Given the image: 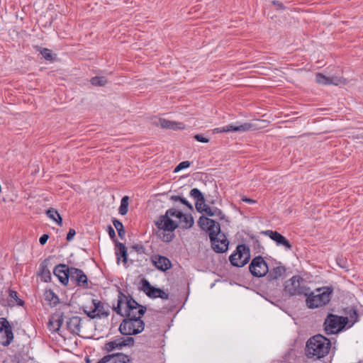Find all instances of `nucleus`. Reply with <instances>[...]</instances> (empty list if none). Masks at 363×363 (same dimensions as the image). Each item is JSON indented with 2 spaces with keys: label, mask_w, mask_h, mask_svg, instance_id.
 Returning <instances> with one entry per match:
<instances>
[{
  "label": "nucleus",
  "mask_w": 363,
  "mask_h": 363,
  "mask_svg": "<svg viewBox=\"0 0 363 363\" xmlns=\"http://www.w3.org/2000/svg\"><path fill=\"white\" fill-rule=\"evenodd\" d=\"M157 125H160L164 128H169L172 130L183 129L184 128L183 123H176L164 118H159L155 122Z\"/></svg>",
  "instance_id": "b1692460"
},
{
  "label": "nucleus",
  "mask_w": 363,
  "mask_h": 363,
  "mask_svg": "<svg viewBox=\"0 0 363 363\" xmlns=\"http://www.w3.org/2000/svg\"><path fill=\"white\" fill-rule=\"evenodd\" d=\"M333 291V288L329 286L317 289L315 291H311L309 289V292L306 296L307 306L309 308H316L328 304Z\"/></svg>",
  "instance_id": "20e7f679"
},
{
  "label": "nucleus",
  "mask_w": 363,
  "mask_h": 363,
  "mask_svg": "<svg viewBox=\"0 0 363 363\" xmlns=\"http://www.w3.org/2000/svg\"><path fill=\"white\" fill-rule=\"evenodd\" d=\"M184 205L188 207V208H189L190 210H193V206L188 201H186L184 198H182L181 199V201H180Z\"/></svg>",
  "instance_id": "8fccbe9b"
},
{
  "label": "nucleus",
  "mask_w": 363,
  "mask_h": 363,
  "mask_svg": "<svg viewBox=\"0 0 363 363\" xmlns=\"http://www.w3.org/2000/svg\"><path fill=\"white\" fill-rule=\"evenodd\" d=\"M38 50L40 51V52L43 55V58H45L46 60L53 61L54 57H53L52 52L50 49L38 48Z\"/></svg>",
  "instance_id": "e433bc0d"
},
{
  "label": "nucleus",
  "mask_w": 363,
  "mask_h": 363,
  "mask_svg": "<svg viewBox=\"0 0 363 363\" xmlns=\"http://www.w3.org/2000/svg\"><path fill=\"white\" fill-rule=\"evenodd\" d=\"M204 213L211 217L216 216L220 220H224L225 218V214L222 212V211L216 207H210L206 206L204 209Z\"/></svg>",
  "instance_id": "a878e982"
},
{
  "label": "nucleus",
  "mask_w": 363,
  "mask_h": 363,
  "mask_svg": "<svg viewBox=\"0 0 363 363\" xmlns=\"http://www.w3.org/2000/svg\"><path fill=\"white\" fill-rule=\"evenodd\" d=\"M349 316L350 318V322L352 323L350 326L354 325L358 320V314L355 310H350L349 313Z\"/></svg>",
  "instance_id": "a19ab883"
},
{
  "label": "nucleus",
  "mask_w": 363,
  "mask_h": 363,
  "mask_svg": "<svg viewBox=\"0 0 363 363\" xmlns=\"http://www.w3.org/2000/svg\"><path fill=\"white\" fill-rule=\"evenodd\" d=\"M150 259L153 265L162 272H166L172 267L171 261L164 256L153 255Z\"/></svg>",
  "instance_id": "f3484780"
},
{
  "label": "nucleus",
  "mask_w": 363,
  "mask_h": 363,
  "mask_svg": "<svg viewBox=\"0 0 363 363\" xmlns=\"http://www.w3.org/2000/svg\"><path fill=\"white\" fill-rule=\"evenodd\" d=\"M190 196L196 200L195 203L196 209L199 213H203L204 209L208 205L205 203V198L201 191L194 188L190 191Z\"/></svg>",
  "instance_id": "aec40b11"
},
{
  "label": "nucleus",
  "mask_w": 363,
  "mask_h": 363,
  "mask_svg": "<svg viewBox=\"0 0 363 363\" xmlns=\"http://www.w3.org/2000/svg\"><path fill=\"white\" fill-rule=\"evenodd\" d=\"M164 215H167V217L169 218L172 216L179 218V217L182 216V212L180 211H177L176 208H172L168 209Z\"/></svg>",
  "instance_id": "58836bf2"
},
{
  "label": "nucleus",
  "mask_w": 363,
  "mask_h": 363,
  "mask_svg": "<svg viewBox=\"0 0 363 363\" xmlns=\"http://www.w3.org/2000/svg\"><path fill=\"white\" fill-rule=\"evenodd\" d=\"M105 347L108 352H111L116 348L123 347V345H121V339L117 338L113 341L107 342L105 345Z\"/></svg>",
  "instance_id": "72a5a7b5"
},
{
  "label": "nucleus",
  "mask_w": 363,
  "mask_h": 363,
  "mask_svg": "<svg viewBox=\"0 0 363 363\" xmlns=\"http://www.w3.org/2000/svg\"><path fill=\"white\" fill-rule=\"evenodd\" d=\"M242 201L245 202V203H250V204H254V203H256L255 200L247 198L246 196H242Z\"/></svg>",
  "instance_id": "3c124183"
},
{
  "label": "nucleus",
  "mask_w": 363,
  "mask_h": 363,
  "mask_svg": "<svg viewBox=\"0 0 363 363\" xmlns=\"http://www.w3.org/2000/svg\"><path fill=\"white\" fill-rule=\"evenodd\" d=\"M63 314H61L60 315H55L52 316L48 322V326L52 325L53 323H55V327L53 328H51V331L52 332H57L60 330L62 324L63 323Z\"/></svg>",
  "instance_id": "cd10ccee"
},
{
  "label": "nucleus",
  "mask_w": 363,
  "mask_h": 363,
  "mask_svg": "<svg viewBox=\"0 0 363 363\" xmlns=\"http://www.w3.org/2000/svg\"><path fill=\"white\" fill-rule=\"evenodd\" d=\"M44 296L45 301H48L52 306H55L60 301L58 296L51 289L46 290Z\"/></svg>",
  "instance_id": "c85d7f7f"
},
{
  "label": "nucleus",
  "mask_w": 363,
  "mask_h": 363,
  "mask_svg": "<svg viewBox=\"0 0 363 363\" xmlns=\"http://www.w3.org/2000/svg\"><path fill=\"white\" fill-rule=\"evenodd\" d=\"M116 247L118 248L116 254L117 256L118 263L119 262V260L121 257L123 258V262L124 264H126L128 262V253H127V248L125 246L124 244L121 242H116Z\"/></svg>",
  "instance_id": "393cba45"
},
{
  "label": "nucleus",
  "mask_w": 363,
  "mask_h": 363,
  "mask_svg": "<svg viewBox=\"0 0 363 363\" xmlns=\"http://www.w3.org/2000/svg\"><path fill=\"white\" fill-rule=\"evenodd\" d=\"M179 220L182 223L183 228H191L194 225V218L190 214H184L179 217Z\"/></svg>",
  "instance_id": "c756f323"
},
{
  "label": "nucleus",
  "mask_w": 363,
  "mask_h": 363,
  "mask_svg": "<svg viewBox=\"0 0 363 363\" xmlns=\"http://www.w3.org/2000/svg\"><path fill=\"white\" fill-rule=\"evenodd\" d=\"M250 248L244 244L238 245L235 252L229 257L231 264L237 267H244L250 261Z\"/></svg>",
  "instance_id": "6e6552de"
},
{
  "label": "nucleus",
  "mask_w": 363,
  "mask_h": 363,
  "mask_svg": "<svg viewBox=\"0 0 363 363\" xmlns=\"http://www.w3.org/2000/svg\"><path fill=\"white\" fill-rule=\"evenodd\" d=\"M120 339H121V345H123V347L133 346L134 345V342H135L134 338L132 337H130V335H128L125 337H121Z\"/></svg>",
  "instance_id": "ea45409f"
},
{
  "label": "nucleus",
  "mask_w": 363,
  "mask_h": 363,
  "mask_svg": "<svg viewBox=\"0 0 363 363\" xmlns=\"http://www.w3.org/2000/svg\"><path fill=\"white\" fill-rule=\"evenodd\" d=\"M303 279L299 276H294L286 281L284 285V292L290 296L304 295L306 296L309 292V288L301 285Z\"/></svg>",
  "instance_id": "0eeeda50"
},
{
  "label": "nucleus",
  "mask_w": 363,
  "mask_h": 363,
  "mask_svg": "<svg viewBox=\"0 0 363 363\" xmlns=\"http://www.w3.org/2000/svg\"><path fill=\"white\" fill-rule=\"evenodd\" d=\"M47 216L55 221L59 226H62V218L58 211L53 208H50L46 211Z\"/></svg>",
  "instance_id": "bb28decb"
},
{
  "label": "nucleus",
  "mask_w": 363,
  "mask_h": 363,
  "mask_svg": "<svg viewBox=\"0 0 363 363\" xmlns=\"http://www.w3.org/2000/svg\"><path fill=\"white\" fill-rule=\"evenodd\" d=\"M75 234H76V231H75L74 229H72V228L69 229V232H68V233L67 235V238H66L68 242L72 240V239L74 238Z\"/></svg>",
  "instance_id": "c03bdc74"
},
{
  "label": "nucleus",
  "mask_w": 363,
  "mask_h": 363,
  "mask_svg": "<svg viewBox=\"0 0 363 363\" xmlns=\"http://www.w3.org/2000/svg\"><path fill=\"white\" fill-rule=\"evenodd\" d=\"M0 333H4L6 337V340L3 342L2 345L4 346L9 345L13 340V333L9 322L5 318H0Z\"/></svg>",
  "instance_id": "dca6fc26"
},
{
  "label": "nucleus",
  "mask_w": 363,
  "mask_h": 363,
  "mask_svg": "<svg viewBox=\"0 0 363 363\" xmlns=\"http://www.w3.org/2000/svg\"><path fill=\"white\" fill-rule=\"evenodd\" d=\"M155 225L160 230L174 231L177 227V223L167 215H162L155 222Z\"/></svg>",
  "instance_id": "4468645a"
},
{
  "label": "nucleus",
  "mask_w": 363,
  "mask_h": 363,
  "mask_svg": "<svg viewBox=\"0 0 363 363\" xmlns=\"http://www.w3.org/2000/svg\"><path fill=\"white\" fill-rule=\"evenodd\" d=\"M250 273L256 277H262L269 272V267L262 256L255 257L249 265Z\"/></svg>",
  "instance_id": "9d476101"
},
{
  "label": "nucleus",
  "mask_w": 363,
  "mask_h": 363,
  "mask_svg": "<svg viewBox=\"0 0 363 363\" xmlns=\"http://www.w3.org/2000/svg\"><path fill=\"white\" fill-rule=\"evenodd\" d=\"M194 138L200 143H206L209 142V140L205 137H203L202 135L196 134L194 136Z\"/></svg>",
  "instance_id": "37998d69"
},
{
  "label": "nucleus",
  "mask_w": 363,
  "mask_h": 363,
  "mask_svg": "<svg viewBox=\"0 0 363 363\" xmlns=\"http://www.w3.org/2000/svg\"><path fill=\"white\" fill-rule=\"evenodd\" d=\"M199 226L208 233L212 249L217 253H223L228 248L229 241L224 233L220 230L218 222L204 216L198 220Z\"/></svg>",
  "instance_id": "f257e3e1"
},
{
  "label": "nucleus",
  "mask_w": 363,
  "mask_h": 363,
  "mask_svg": "<svg viewBox=\"0 0 363 363\" xmlns=\"http://www.w3.org/2000/svg\"><path fill=\"white\" fill-rule=\"evenodd\" d=\"M40 276L42 277L43 280L45 282L51 280V274L50 270L48 269L46 260H44L40 264Z\"/></svg>",
  "instance_id": "7c9ffc66"
},
{
  "label": "nucleus",
  "mask_w": 363,
  "mask_h": 363,
  "mask_svg": "<svg viewBox=\"0 0 363 363\" xmlns=\"http://www.w3.org/2000/svg\"><path fill=\"white\" fill-rule=\"evenodd\" d=\"M330 346V341L328 338L316 335L307 341L305 353L308 358L319 359L328 354Z\"/></svg>",
  "instance_id": "f03ea898"
},
{
  "label": "nucleus",
  "mask_w": 363,
  "mask_h": 363,
  "mask_svg": "<svg viewBox=\"0 0 363 363\" xmlns=\"http://www.w3.org/2000/svg\"><path fill=\"white\" fill-rule=\"evenodd\" d=\"M315 81L318 84H334V85H338L342 82H344L345 79H342L341 77H337V76H333V77H326L323 75L321 73H317L315 75Z\"/></svg>",
  "instance_id": "412c9836"
},
{
  "label": "nucleus",
  "mask_w": 363,
  "mask_h": 363,
  "mask_svg": "<svg viewBox=\"0 0 363 363\" xmlns=\"http://www.w3.org/2000/svg\"><path fill=\"white\" fill-rule=\"evenodd\" d=\"M128 196H125L122 198L121 201V205L118 209V212L121 215L125 216L128 210Z\"/></svg>",
  "instance_id": "473e14b6"
},
{
  "label": "nucleus",
  "mask_w": 363,
  "mask_h": 363,
  "mask_svg": "<svg viewBox=\"0 0 363 363\" xmlns=\"http://www.w3.org/2000/svg\"><path fill=\"white\" fill-rule=\"evenodd\" d=\"M82 318L79 316H73L67 322L68 330L73 334L79 335L81 330Z\"/></svg>",
  "instance_id": "4be33fe9"
},
{
  "label": "nucleus",
  "mask_w": 363,
  "mask_h": 363,
  "mask_svg": "<svg viewBox=\"0 0 363 363\" xmlns=\"http://www.w3.org/2000/svg\"><path fill=\"white\" fill-rule=\"evenodd\" d=\"M48 238L49 235L48 234H44L40 238L39 242L41 245H45L47 242Z\"/></svg>",
  "instance_id": "de8ad7c7"
},
{
  "label": "nucleus",
  "mask_w": 363,
  "mask_h": 363,
  "mask_svg": "<svg viewBox=\"0 0 363 363\" xmlns=\"http://www.w3.org/2000/svg\"><path fill=\"white\" fill-rule=\"evenodd\" d=\"M69 277V279L74 281L79 286L84 289L89 288L87 277L82 269L70 267Z\"/></svg>",
  "instance_id": "ddd939ff"
},
{
  "label": "nucleus",
  "mask_w": 363,
  "mask_h": 363,
  "mask_svg": "<svg viewBox=\"0 0 363 363\" xmlns=\"http://www.w3.org/2000/svg\"><path fill=\"white\" fill-rule=\"evenodd\" d=\"M158 236L162 239L163 242H169L174 238L173 231H164L160 230L158 232Z\"/></svg>",
  "instance_id": "2f4dec72"
},
{
  "label": "nucleus",
  "mask_w": 363,
  "mask_h": 363,
  "mask_svg": "<svg viewBox=\"0 0 363 363\" xmlns=\"http://www.w3.org/2000/svg\"><path fill=\"white\" fill-rule=\"evenodd\" d=\"M113 224L115 228L116 229V230L118 232V236L121 239H123L125 233V230H124V228H123V223L120 220L114 218L113 220Z\"/></svg>",
  "instance_id": "f704fd0d"
},
{
  "label": "nucleus",
  "mask_w": 363,
  "mask_h": 363,
  "mask_svg": "<svg viewBox=\"0 0 363 363\" xmlns=\"http://www.w3.org/2000/svg\"><path fill=\"white\" fill-rule=\"evenodd\" d=\"M133 249L135 250L140 254L145 253V247L142 245H135L132 247Z\"/></svg>",
  "instance_id": "a18cd8bd"
},
{
  "label": "nucleus",
  "mask_w": 363,
  "mask_h": 363,
  "mask_svg": "<svg viewBox=\"0 0 363 363\" xmlns=\"http://www.w3.org/2000/svg\"><path fill=\"white\" fill-rule=\"evenodd\" d=\"M113 360V363H133L132 359L123 353L108 354L102 357L97 363H108Z\"/></svg>",
  "instance_id": "6ab92c4d"
},
{
  "label": "nucleus",
  "mask_w": 363,
  "mask_h": 363,
  "mask_svg": "<svg viewBox=\"0 0 363 363\" xmlns=\"http://www.w3.org/2000/svg\"><path fill=\"white\" fill-rule=\"evenodd\" d=\"M107 82L106 79L104 77H94L91 78V83L94 86H104Z\"/></svg>",
  "instance_id": "4c0bfd02"
},
{
  "label": "nucleus",
  "mask_w": 363,
  "mask_h": 363,
  "mask_svg": "<svg viewBox=\"0 0 363 363\" xmlns=\"http://www.w3.org/2000/svg\"><path fill=\"white\" fill-rule=\"evenodd\" d=\"M69 268L67 265L60 264L57 265L54 270V274L57 277L59 281L64 285H67L69 279Z\"/></svg>",
  "instance_id": "a211bd4d"
},
{
  "label": "nucleus",
  "mask_w": 363,
  "mask_h": 363,
  "mask_svg": "<svg viewBox=\"0 0 363 363\" xmlns=\"http://www.w3.org/2000/svg\"><path fill=\"white\" fill-rule=\"evenodd\" d=\"M349 322L347 317L328 314L324 321V330L327 335L335 334L342 331Z\"/></svg>",
  "instance_id": "39448f33"
},
{
  "label": "nucleus",
  "mask_w": 363,
  "mask_h": 363,
  "mask_svg": "<svg viewBox=\"0 0 363 363\" xmlns=\"http://www.w3.org/2000/svg\"><path fill=\"white\" fill-rule=\"evenodd\" d=\"M94 308L87 310V307L84 308V313L91 319L107 318L109 315V309L108 306L96 299H92Z\"/></svg>",
  "instance_id": "1a4fd4ad"
},
{
  "label": "nucleus",
  "mask_w": 363,
  "mask_h": 363,
  "mask_svg": "<svg viewBox=\"0 0 363 363\" xmlns=\"http://www.w3.org/2000/svg\"><path fill=\"white\" fill-rule=\"evenodd\" d=\"M50 330H51V328H53L55 327V323L52 324L51 326H48Z\"/></svg>",
  "instance_id": "864d4df0"
},
{
  "label": "nucleus",
  "mask_w": 363,
  "mask_h": 363,
  "mask_svg": "<svg viewBox=\"0 0 363 363\" xmlns=\"http://www.w3.org/2000/svg\"><path fill=\"white\" fill-rule=\"evenodd\" d=\"M145 328L141 318H126L119 326V331L123 335H133L140 333Z\"/></svg>",
  "instance_id": "423d86ee"
},
{
  "label": "nucleus",
  "mask_w": 363,
  "mask_h": 363,
  "mask_svg": "<svg viewBox=\"0 0 363 363\" xmlns=\"http://www.w3.org/2000/svg\"><path fill=\"white\" fill-rule=\"evenodd\" d=\"M9 297L11 298L10 301L13 302V304L15 303L18 306H23L24 304L23 301H22L21 298H18V294L16 291L10 290L9 291Z\"/></svg>",
  "instance_id": "c9c22d12"
},
{
  "label": "nucleus",
  "mask_w": 363,
  "mask_h": 363,
  "mask_svg": "<svg viewBox=\"0 0 363 363\" xmlns=\"http://www.w3.org/2000/svg\"><path fill=\"white\" fill-rule=\"evenodd\" d=\"M272 4L274 5L278 10L282 11L284 9L283 4L279 1L274 0L272 1Z\"/></svg>",
  "instance_id": "49530a36"
},
{
  "label": "nucleus",
  "mask_w": 363,
  "mask_h": 363,
  "mask_svg": "<svg viewBox=\"0 0 363 363\" xmlns=\"http://www.w3.org/2000/svg\"><path fill=\"white\" fill-rule=\"evenodd\" d=\"M123 303L125 304V315L126 318H141L146 311V307L139 304L131 296H126L122 292H119L118 296V304L113 310L120 315L121 307Z\"/></svg>",
  "instance_id": "7ed1b4c3"
},
{
  "label": "nucleus",
  "mask_w": 363,
  "mask_h": 363,
  "mask_svg": "<svg viewBox=\"0 0 363 363\" xmlns=\"http://www.w3.org/2000/svg\"><path fill=\"white\" fill-rule=\"evenodd\" d=\"M108 233L111 239L115 238L116 233H115L114 229L111 225H108Z\"/></svg>",
  "instance_id": "09e8293b"
},
{
  "label": "nucleus",
  "mask_w": 363,
  "mask_h": 363,
  "mask_svg": "<svg viewBox=\"0 0 363 363\" xmlns=\"http://www.w3.org/2000/svg\"><path fill=\"white\" fill-rule=\"evenodd\" d=\"M262 233L269 236L276 242L277 245L284 247L286 250H290L291 249L292 246L289 241L279 233L271 230H267L263 231Z\"/></svg>",
  "instance_id": "2eb2a0df"
},
{
  "label": "nucleus",
  "mask_w": 363,
  "mask_h": 363,
  "mask_svg": "<svg viewBox=\"0 0 363 363\" xmlns=\"http://www.w3.org/2000/svg\"><path fill=\"white\" fill-rule=\"evenodd\" d=\"M257 125L254 123H245L242 124H239L238 123L235 124H230L224 127L216 128L213 130V133H228V132H246L249 130H252L257 128Z\"/></svg>",
  "instance_id": "9b49d317"
},
{
  "label": "nucleus",
  "mask_w": 363,
  "mask_h": 363,
  "mask_svg": "<svg viewBox=\"0 0 363 363\" xmlns=\"http://www.w3.org/2000/svg\"><path fill=\"white\" fill-rule=\"evenodd\" d=\"M181 199L182 197L180 196H178V195H174V196H172L170 197V199L172 201H181Z\"/></svg>",
  "instance_id": "603ef678"
},
{
  "label": "nucleus",
  "mask_w": 363,
  "mask_h": 363,
  "mask_svg": "<svg viewBox=\"0 0 363 363\" xmlns=\"http://www.w3.org/2000/svg\"><path fill=\"white\" fill-rule=\"evenodd\" d=\"M285 272H286L285 267L283 265H281V263H279L277 266L274 267L271 269H269L268 279L269 281L277 280L279 278L282 277Z\"/></svg>",
  "instance_id": "5701e85b"
},
{
  "label": "nucleus",
  "mask_w": 363,
  "mask_h": 363,
  "mask_svg": "<svg viewBox=\"0 0 363 363\" xmlns=\"http://www.w3.org/2000/svg\"><path fill=\"white\" fill-rule=\"evenodd\" d=\"M191 163L189 161H184L180 162L175 168L174 172H177L182 169L188 168L190 166Z\"/></svg>",
  "instance_id": "79ce46f5"
},
{
  "label": "nucleus",
  "mask_w": 363,
  "mask_h": 363,
  "mask_svg": "<svg viewBox=\"0 0 363 363\" xmlns=\"http://www.w3.org/2000/svg\"><path fill=\"white\" fill-rule=\"evenodd\" d=\"M142 289L145 294L152 298H160L162 299H168L169 295L161 289L156 288L150 284V283L146 280H142Z\"/></svg>",
  "instance_id": "f8f14e48"
}]
</instances>
